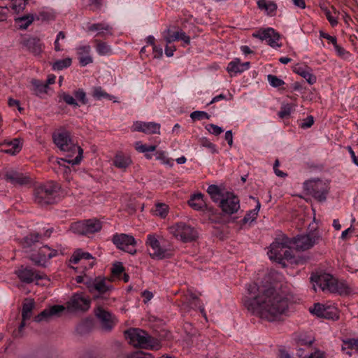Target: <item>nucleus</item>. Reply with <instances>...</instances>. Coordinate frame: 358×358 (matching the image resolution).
<instances>
[{"label":"nucleus","mask_w":358,"mask_h":358,"mask_svg":"<svg viewBox=\"0 0 358 358\" xmlns=\"http://www.w3.org/2000/svg\"><path fill=\"white\" fill-rule=\"evenodd\" d=\"M128 358H154V357L150 353L138 351L129 355Z\"/></svg>","instance_id":"nucleus-57"},{"label":"nucleus","mask_w":358,"mask_h":358,"mask_svg":"<svg viewBox=\"0 0 358 358\" xmlns=\"http://www.w3.org/2000/svg\"><path fill=\"white\" fill-rule=\"evenodd\" d=\"M60 99H62L66 104L73 106L74 107H78L79 104L76 99L66 92H62L59 94Z\"/></svg>","instance_id":"nucleus-48"},{"label":"nucleus","mask_w":358,"mask_h":358,"mask_svg":"<svg viewBox=\"0 0 358 358\" xmlns=\"http://www.w3.org/2000/svg\"><path fill=\"white\" fill-rule=\"evenodd\" d=\"M257 4L258 8L264 10L267 15L275 16L276 15L278 6L275 2L268 1L266 0H258Z\"/></svg>","instance_id":"nucleus-32"},{"label":"nucleus","mask_w":358,"mask_h":358,"mask_svg":"<svg viewBox=\"0 0 358 358\" xmlns=\"http://www.w3.org/2000/svg\"><path fill=\"white\" fill-rule=\"evenodd\" d=\"M207 192L212 201L224 210V185H210L207 189Z\"/></svg>","instance_id":"nucleus-17"},{"label":"nucleus","mask_w":358,"mask_h":358,"mask_svg":"<svg viewBox=\"0 0 358 358\" xmlns=\"http://www.w3.org/2000/svg\"><path fill=\"white\" fill-rule=\"evenodd\" d=\"M94 312L95 315L101 322L102 328L105 330L111 329L113 324L111 314L101 307H98Z\"/></svg>","instance_id":"nucleus-24"},{"label":"nucleus","mask_w":358,"mask_h":358,"mask_svg":"<svg viewBox=\"0 0 358 358\" xmlns=\"http://www.w3.org/2000/svg\"><path fill=\"white\" fill-rule=\"evenodd\" d=\"M112 241L118 249L131 255L136 252V241L132 236L125 234H115Z\"/></svg>","instance_id":"nucleus-8"},{"label":"nucleus","mask_w":358,"mask_h":358,"mask_svg":"<svg viewBox=\"0 0 358 358\" xmlns=\"http://www.w3.org/2000/svg\"><path fill=\"white\" fill-rule=\"evenodd\" d=\"M168 230L176 239L183 243L191 242L198 237L196 229L184 222H178L171 224Z\"/></svg>","instance_id":"nucleus-5"},{"label":"nucleus","mask_w":358,"mask_h":358,"mask_svg":"<svg viewBox=\"0 0 358 358\" xmlns=\"http://www.w3.org/2000/svg\"><path fill=\"white\" fill-rule=\"evenodd\" d=\"M320 38H323L328 40L330 43L333 44V45H336V44L337 43V39L335 36H331L329 34L324 32L323 31H320Z\"/></svg>","instance_id":"nucleus-61"},{"label":"nucleus","mask_w":358,"mask_h":358,"mask_svg":"<svg viewBox=\"0 0 358 358\" xmlns=\"http://www.w3.org/2000/svg\"><path fill=\"white\" fill-rule=\"evenodd\" d=\"M65 310V307L62 305H55L50 308L45 309L35 317V321L40 322L42 321H48L51 317L58 316Z\"/></svg>","instance_id":"nucleus-20"},{"label":"nucleus","mask_w":358,"mask_h":358,"mask_svg":"<svg viewBox=\"0 0 358 358\" xmlns=\"http://www.w3.org/2000/svg\"><path fill=\"white\" fill-rule=\"evenodd\" d=\"M136 150L140 153H143L147 159H152V154L151 152L156 150V145H147L143 144L141 141H138L134 143Z\"/></svg>","instance_id":"nucleus-33"},{"label":"nucleus","mask_w":358,"mask_h":358,"mask_svg":"<svg viewBox=\"0 0 358 358\" xmlns=\"http://www.w3.org/2000/svg\"><path fill=\"white\" fill-rule=\"evenodd\" d=\"M96 51L100 56H108L113 53L110 45L105 42L98 41L96 46Z\"/></svg>","instance_id":"nucleus-39"},{"label":"nucleus","mask_w":358,"mask_h":358,"mask_svg":"<svg viewBox=\"0 0 358 358\" xmlns=\"http://www.w3.org/2000/svg\"><path fill=\"white\" fill-rule=\"evenodd\" d=\"M305 357H306V358H325V352L320 350H316L313 353H311L308 356H305Z\"/></svg>","instance_id":"nucleus-64"},{"label":"nucleus","mask_w":358,"mask_h":358,"mask_svg":"<svg viewBox=\"0 0 358 358\" xmlns=\"http://www.w3.org/2000/svg\"><path fill=\"white\" fill-rule=\"evenodd\" d=\"M76 50L82 66H85L93 62V58L90 55L91 46L90 45L80 44L76 48Z\"/></svg>","instance_id":"nucleus-23"},{"label":"nucleus","mask_w":358,"mask_h":358,"mask_svg":"<svg viewBox=\"0 0 358 358\" xmlns=\"http://www.w3.org/2000/svg\"><path fill=\"white\" fill-rule=\"evenodd\" d=\"M34 15H26L15 18L16 26L20 29H26L34 20Z\"/></svg>","instance_id":"nucleus-35"},{"label":"nucleus","mask_w":358,"mask_h":358,"mask_svg":"<svg viewBox=\"0 0 358 358\" xmlns=\"http://www.w3.org/2000/svg\"><path fill=\"white\" fill-rule=\"evenodd\" d=\"M310 278L324 292L327 291L340 294H349L352 292L351 288L346 283L338 282L333 275L329 273L311 276Z\"/></svg>","instance_id":"nucleus-4"},{"label":"nucleus","mask_w":358,"mask_h":358,"mask_svg":"<svg viewBox=\"0 0 358 358\" xmlns=\"http://www.w3.org/2000/svg\"><path fill=\"white\" fill-rule=\"evenodd\" d=\"M253 36L259 38L262 41H266L272 48H280L281 43H279L280 35L273 28H267L253 34Z\"/></svg>","instance_id":"nucleus-12"},{"label":"nucleus","mask_w":358,"mask_h":358,"mask_svg":"<svg viewBox=\"0 0 358 358\" xmlns=\"http://www.w3.org/2000/svg\"><path fill=\"white\" fill-rule=\"evenodd\" d=\"M85 235L93 234L99 231L101 229L100 222L97 220H88L85 221Z\"/></svg>","instance_id":"nucleus-36"},{"label":"nucleus","mask_w":358,"mask_h":358,"mask_svg":"<svg viewBox=\"0 0 358 358\" xmlns=\"http://www.w3.org/2000/svg\"><path fill=\"white\" fill-rule=\"evenodd\" d=\"M27 48L35 55H39L42 50L43 45L38 38H30L25 43Z\"/></svg>","instance_id":"nucleus-34"},{"label":"nucleus","mask_w":358,"mask_h":358,"mask_svg":"<svg viewBox=\"0 0 358 358\" xmlns=\"http://www.w3.org/2000/svg\"><path fill=\"white\" fill-rule=\"evenodd\" d=\"M27 3V0H12V8L19 13L24 10Z\"/></svg>","instance_id":"nucleus-50"},{"label":"nucleus","mask_w":358,"mask_h":358,"mask_svg":"<svg viewBox=\"0 0 358 358\" xmlns=\"http://www.w3.org/2000/svg\"><path fill=\"white\" fill-rule=\"evenodd\" d=\"M325 308L326 306L324 305L317 303L314 304L313 308H310L309 310L312 314L320 317Z\"/></svg>","instance_id":"nucleus-51"},{"label":"nucleus","mask_w":358,"mask_h":358,"mask_svg":"<svg viewBox=\"0 0 358 358\" xmlns=\"http://www.w3.org/2000/svg\"><path fill=\"white\" fill-rule=\"evenodd\" d=\"M155 155V159L159 161L161 164L170 167L173 166V159L168 157V154L166 151L157 150Z\"/></svg>","instance_id":"nucleus-37"},{"label":"nucleus","mask_w":358,"mask_h":358,"mask_svg":"<svg viewBox=\"0 0 358 358\" xmlns=\"http://www.w3.org/2000/svg\"><path fill=\"white\" fill-rule=\"evenodd\" d=\"M71 63L72 59L70 57L59 59L52 63V69L54 71H61L69 67L71 65Z\"/></svg>","instance_id":"nucleus-40"},{"label":"nucleus","mask_w":358,"mask_h":358,"mask_svg":"<svg viewBox=\"0 0 358 358\" xmlns=\"http://www.w3.org/2000/svg\"><path fill=\"white\" fill-rule=\"evenodd\" d=\"M320 317L335 320L338 318L337 310L334 307L326 306Z\"/></svg>","instance_id":"nucleus-46"},{"label":"nucleus","mask_w":358,"mask_h":358,"mask_svg":"<svg viewBox=\"0 0 358 358\" xmlns=\"http://www.w3.org/2000/svg\"><path fill=\"white\" fill-rule=\"evenodd\" d=\"M58 188V185L52 181L38 186L34 192L35 201L41 206L52 203Z\"/></svg>","instance_id":"nucleus-6"},{"label":"nucleus","mask_w":358,"mask_h":358,"mask_svg":"<svg viewBox=\"0 0 358 358\" xmlns=\"http://www.w3.org/2000/svg\"><path fill=\"white\" fill-rule=\"evenodd\" d=\"M269 84L273 87H279L285 84V82L276 76L269 74L267 76Z\"/></svg>","instance_id":"nucleus-49"},{"label":"nucleus","mask_w":358,"mask_h":358,"mask_svg":"<svg viewBox=\"0 0 358 358\" xmlns=\"http://www.w3.org/2000/svg\"><path fill=\"white\" fill-rule=\"evenodd\" d=\"M55 17L54 13L52 10H46L40 13V15L38 19L43 20H50L53 19Z\"/></svg>","instance_id":"nucleus-60"},{"label":"nucleus","mask_w":358,"mask_h":358,"mask_svg":"<svg viewBox=\"0 0 358 358\" xmlns=\"http://www.w3.org/2000/svg\"><path fill=\"white\" fill-rule=\"evenodd\" d=\"M132 163L131 157L129 155L122 152L117 153L113 159V165L120 169L125 170Z\"/></svg>","instance_id":"nucleus-31"},{"label":"nucleus","mask_w":358,"mask_h":358,"mask_svg":"<svg viewBox=\"0 0 358 358\" xmlns=\"http://www.w3.org/2000/svg\"><path fill=\"white\" fill-rule=\"evenodd\" d=\"M31 85L34 87V92L36 94L39 95L43 93H46L48 89V85L44 84L43 82L33 79L31 81Z\"/></svg>","instance_id":"nucleus-41"},{"label":"nucleus","mask_w":358,"mask_h":358,"mask_svg":"<svg viewBox=\"0 0 358 358\" xmlns=\"http://www.w3.org/2000/svg\"><path fill=\"white\" fill-rule=\"evenodd\" d=\"M125 336L129 343L136 348L157 350L162 346L157 339L150 337L145 331L140 329L134 328L126 331Z\"/></svg>","instance_id":"nucleus-3"},{"label":"nucleus","mask_w":358,"mask_h":358,"mask_svg":"<svg viewBox=\"0 0 358 358\" xmlns=\"http://www.w3.org/2000/svg\"><path fill=\"white\" fill-rule=\"evenodd\" d=\"M146 245L152 252L150 255L153 259H162L171 257V252L167 248L160 245L159 241L155 234H150L147 236Z\"/></svg>","instance_id":"nucleus-7"},{"label":"nucleus","mask_w":358,"mask_h":358,"mask_svg":"<svg viewBox=\"0 0 358 358\" xmlns=\"http://www.w3.org/2000/svg\"><path fill=\"white\" fill-rule=\"evenodd\" d=\"M124 271V267L121 262H116L113 264L112 268V273L114 275H119Z\"/></svg>","instance_id":"nucleus-62"},{"label":"nucleus","mask_w":358,"mask_h":358,"mask_svg":"<svg viewBox=\"0 0 358 358\" xmlns=\"http://www.w3.org/2000/svg\"><path fill=\"white\" fill-rule=\"evenodd\" d=\"M4 177L6 180L13 185H25L30 182L29 177L14 169L7 170Z\"/></svg>","instance_id":"nucleus-18"},{"label":"nucleus","mask_w":358,"mask_h":358,"mask_svg":"<svg viewBox=\"0 0 358 358\" xmlns=\"http://www.w3.org/2000/svg\"><path fill=\"white\" fill-rule=\"evenodd\" d=\"M35 302L31 298L25 299L22 306V322L20 325V329H22L25 325L24 322L29 320L32 315V310L34 308Z\"/></svg>","instance_id":"nucleus-29"},{"label":"nucleus","mask_w":358,"mask_h":358,"mask_svg":"<svg viewBox=\"0 0 358 358\" xmlns=\"http://www.w3.org/2000/svg\"><path fill=\"white\" fill-rule=\"evenodd\" d=\"M320 236L316 234H308L305 235H299L290 240L292 244L299 250H306L312 248L318 243Z\"/></svg>","instance_id":"nucleus-11"},{"label":"nucleus","mask_w":358,"mask_h":358,"mask_svg":"<svg viewBox=\"0 0 358 358\" xmlns=\"http://www.w3.org/2000/svg\"><path fill=\"white\" fill-rule=\"evenodd\" d=\"M189 206L195 210H203L206 208V203L204 195L201 193H196L191 196L188 201Z\"/></svg>","instance_id":"nucleus-30"},{"label":"nucleus","mask_w":358,"mask_h":358,"mask_svg":"<svg viewBox=\"0 0 358 358\" xmlns=\"http://www.w3.org/2000/svg\"><path fill=\"white\" fill-rule=\"evenodd\" d=\"M161 125L154 122L135 121L131 127L132 131L143 132L145 134H159Z\"/></svg>","instance_id":"nucleus-13"},{"label":"nucleus","mask_w":358,"mask_h":358,"mask_svg":"<svg viewBox=\"0 0 358 358\" xmlns=\"http://www.w3.org/2000/svg\"><path fill=\"white\" fill-rule=\"evenodd\" d=\"M291 245H293L292 241L288 240V246H286L285 250L282 253V262L284 260H291L293 258V255L292 254V250L290 249Z\"/></svg>","instance_id":"nucleus-56"},{"label":"nucleus","mask_w":358,"mask_h":358,"mask_svg":"<svg viewBox=\"0 0 358 358\" xmlns=\"http://www.w3.org/2000/svg\"><path fill=\"white\" fill-rule=\"evenodd\" d=\"M324 14L329 22L332 27H335L338 24L337 17L333 16L329 10L325 9Z\"/></svg>","instance_id":"nucleus-58"},{"label":"nucleus","mask_w":358,"mask_h":358,"mask_svg":"<svg viewBox=\"0 0 358 358\" xmlns=\"http://www.w3.org/2000/svg\"><path fill=\"white\" fill-rule=\"evenodd\" d=\"M261 204L259 201H257V206L255 209L248 211L246 215L244 216L243 219L241 220L243 224L248 223V222H251L255 220L257 218L258 212L259 210Z\"/></svg>","instance_id":"nucleus-42"},{"label":"nucleus","mask_w":358,"mask_h":358,"mask_svg":"<svg viewBox=\"0 0 358 358\" xmlns=\"http://www.w3.org/2000/svg\"><path fill=\"white\" fill-rule=\"evenodd\" d=\"M22 147V144L19 138H15L13 141H4L0 144V152L14 155L18 153Z\"/></svg>","instance_id":"nucleus-25"},{"label":"nucleus","mask_w":358,"mask_h":358,"mask_svg":"<svg viewBox=\"0 0 358 358\" xmlns=\"http://www.w3.org/2000/svg\"><path fill=\"white\" fill-rule=\"evenodd\" d=\"M93 96L96 99H113L114 96L106 92L101 87H96L93 90Z\"/></svg>","instance_id":"nucleus-44"},{"label":"nucleus","mask_w":358,"mask_h":358,"mask_svg":"<svg viewBox=\"0 0 358 358\" xmlns=\"http://www.w3.org/2000/svg\"><path fill=\"white\" fill-rule=\"evenodd\" d=\"M85 221L75 222L70 227V230L73 233L80 235H85Z\"/></svg>","instance_id":"nucleus-47"},{"label":"nucleus","mask_w":358,"mask_h":358,"mask_svg":"<svg viewBox=\"0 0 358 358\" xmlns=\"http://www.w3.org/2000/svg\"><path fill=\"white\" fill-rule=\"evenodd\" d=\"M70 262L73 264H80L84 266L85 269L92 268L94 264L92 255L80 249L73 252L71 257Z\"/></svg>","instance_id":"nucleus-16"},{"label":"nucleus","mask_w":358,"mask_h":358,"mask_svg":"<svg viewBox=\"0 0 358 358\" xmlns=\"http://www.w3.org/2000/svg\"><path fill=\"white\" fill-rule=\"evenodd\" d=\"M85 285L91 292L96 291L99 293H105L110 289V287L106 284L105 280L101 278L87 279Z\"/></svg>","instance_id":"nucleus-22"},{"label":"nucleus","mask_w":358,"mask_h":358,"mask_svg":"<svg viewBox=\"0 0 358 358\" xmlns=\"http://www.w3.org/2000/svg\"><path fill=\"white\" fill-rule=\"evenodd\" d=\"M169 206L164 203H158L155 205V215L165 218L169 213Z\"/></svg>","instance_id":"nucleus-43"},{"label":"nucleus","mask_w":358,"mask_h":358,"mask_svg":"<svg viewBox=\"0 0 358 358\" xmlns=\"http://www.w3.org/2000/svg\"><path fill=\"white\" fill-rule=\"evenodd\" d=\"M305 185L309 194L320 201L326 200L328 193V187L326 183L321 180L310 181L306 182Z\"/></svg>","instance_id":"nucleus-10"},{"label":"nucleus","mask_w":358,"mask_h":358,"mask_svg":"<svg viewBox=\"0 0 358 358\" xmlns=\"http://www.w3.org/2000/svg\"><path fill=\"white\" fill-rule=\"evenodd\" d=\"M53 141L59 150L66 153L64 158L57 159L59 165L67 162L72 165L79 164L83 159V149L73 143L68 131L62 130L55 132Z\"/></svg>","instance_id":"nucleus-2"},{"label":"nucleus","mask_w":358,"mask_h":358,"mask_svg":"<svg viewBox=\"0 0 358 358\" xmlns=\"http://www.w3.org/2000/svg\"><path fill=\"white\" fill-rule=\"evenodd\" d=\"M242 302L248 311L270 322L285 315L289 308L287 297L280 294L272 287H259L255 282L246 285Z\"/></svg>","instance_id":"nucleus-1"},{"label":"nucleus","mask_w":358,"mask_h":358,"mask_svg":"<svg viewBox=\"0 0 358 358\" xmlns=\"http://www.w3.org/2000/svg\"><path fill=\"white\" fill-rule=\"evenodd\" d=\"M16 274L21 281L29 283L36 279L41 278L33 269L22 266Z\"/></svg>","instance_id":"nucleus-28"},{"label":"nucleus","mask_w":358,"mask_h":358,"mask_svg":"<svg viewBox=\"0 0 358 358\" xmlns=\"http://www.w3.org/2000/svg\"><path fill=\"white\" fill-rule=\"evenodd\" d=\"M240 209V200L232 192H225V214H234Z\"/></svg>","instance_id":"nucleus-21"},{"label":"nucleus","mask_w":358,"mask_h":358,"mask_svg":"<svg viewBox=\"0 0 358 358\" xmlns=\"http://www.w3.org/2000/svg\"><path fill=\"white\" fill-rule=\"evenodd\" d=\"M288 238L282 239V242L275 241L270 245L268 255L270 259L275 261L278 263H282V255L285 250L286 246H288Z\"/></svg>","instance_id":"nucleus-15"},{"label":"nucleus","mask_w":358,"mask_h":358,"mask_svg":"<svg viewBox=\"0 0 358 358\" xmlns=\"http://www.w3.org/2000/svg\"><path fill=\"white\" fill-rule=\"evenodd\" d=\"M190 117L192 120H200L203 119H208L209 115L205 111L196 110L190 114Z\"/></svg>","instance_id":"nucleus-52"},{"label":"nucleus","mask_w":358,"mask_h":358,"mask_svg":"<svg viewBox=\"0 0 358 358\" xmlns=\"http://www.w3.org/2000/svg\"><path fill=\"white\" fill-rule=\"evenodd\" d=\"M296 72L306 79L309 84L313 85L316 82V77L306 69L299 68Z\"/></svg>","instance_id":"nucleus-45"},{"label":"nucleus","mask_w":358,"mask_h":358,"mask_svg":"<svg viewBox=\"0 0 358 358\" xmlns=\"http://www.w3.org/2000/svg\"><path fill=\"white\" fill-rule=\"evenodd\" d=\"M8 104L11 108L16 107L20 112L23 110V108L21 107L20 101L17 99L9 98L8 100Z\"/></svg>","instance_id":"nucleus-63"},{"label":"nucleus","mask_w":358,"mask_h":358,"mask_svg":"<svg viewBox=\"0 0 358 358\" xmlns=\"http://www.w3.org/2000/svg\"><path fill=\"white\" fill-rule=\"evenodd\" d=\"M90 307V299L83 294H75L67 303V308L71 310L85 311Z\"/></svg>","instance_id":"nucleus-14"},{"label":"nucleus","mask_w":358,"mask_h":358,"mask_svg":"<svg viewBox=\"0 0 358 358\" xmlns=\"http://www.w3.org/2000/svg\"><path fill=\"white\" fill-rule=\"evenodd\" d=\"M250 66L249 62L241 63L239 59H235L229 63L227 71L231 76H234L238 73H241L243 71L248 70Z\"/></svg>","instance_id":"nucleus-26"},{"label":"nucleus","mask_w":358,"mask_h":358,"mask_svg":"<svg viewBox=\"0 0 358 358\" xmlns=\"http://www.w3.org/2000/svg\"><path fill=\"white\" fill-rule=\"evenodd\" d=\"M74 95L76 97V100L79 101L82 104H86L87 103V99L86 96V93L82 89H79L74 92Z\"/></svg>","instance_id":"nucleus-54"},{"label":"nucleus","mask_w":358,"mask_h":358,"mask_svg":"<svg viewBox=\"0 0 358 358\" xmlns=\"http://www.w3.org/2000/svg\"><path fill=\"white\" fill-rule=\"evenodd\" d=\"M206 129L211 134L218 136L222 133L223 129L221 127L213 124H208L205 127Z\"/></svg>","instance_id":"nucleus-53"},{"label":"nucleus","mask_w":358,"mask_h":358,"mask_svg":"<svg viewBox=\"0 0 358 358\" xmlns=\"http://www.w3.org/2000/svg\"><path fill=\"white\" fill-rule=\"evenodd\" d=\"M41 239L42 237L38 234H30L25 236L22 243L24 252L30 253L32 251V247L38 248Z\"/></svg>","instance_id":"nucleus-27"},{"label":"nucleus","mask_w":358,"mask_h":358,"mask_svg":"<svg viewBox=\"0 0 358 358\" xmlns=\"http://www.w3.org/2000/svg\"><path fill=\"white\" fill-rule=\"evenodd\" d=\"M292 111V106L290 104L282 105L278 115L280 118L288 117Z\"/></svg>","instance_id":"nucleus-55"},{"label":"nucleus","mask_w":358,"mask_h":358,"mask_svg":"<svg viewBox=\"0 0 358 358\" xmlns=\"http://www.w3.org/2000/svg\"><path fill=\"white\" fill-rule=\"evenodd\" d=\"M57 251L51 249L48 245H43L39 248L37 253H31L29 255V259L36 264L45 266L48 260L57 256Z\"/></svg>","instance_id":"nucleus-9"},{"label":"nucleus","mask_w":358,"mask_h":358,"mask_svg":"<svg viewBox=\"0 0 358 358\" xmlns=\"http://www.w3.org/2000/svg\"><path fill=\"white\" fill-rule=\"evenodd\" d=\"M162 36L167 44H169L173 41L181 40L185 44H189L190 38L183 31L178 30L176 32L172 33L170 29H165Z\"/></svg>","instance_id":"nucleus-19"},{"label":"nucleus","mask_w":358,"mask_h":358,"mask_svg":"<svg viewBox=\"0 0 358 358\" xmlns=\"http://www.w3.org/2000/svg\"><path fill=\"white\" fill-rule=\"evenodd\" d=\"M112 28L105 23L93 24L90 27V30L96 31L97 34H111Z\"/></svg>","instance_id":"nucleus-38"},{"label":"nucleus","mask_w":358,"mask_h":358,"mask_svg":"<svg viewBox=\"0 0 358 358\" xmlns=\"http://www.w3.org/2000/svg\"><path fill=\"white\" fill-rule=\"evenodd\" d=\"M314 124V118L312 115L308 116L306 118L303 120V122L301 124V128L302 129H308L313 126Z\"/></svg>","instance_id":"nucleus-59"}]
</instances>
